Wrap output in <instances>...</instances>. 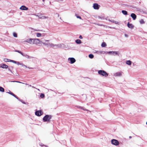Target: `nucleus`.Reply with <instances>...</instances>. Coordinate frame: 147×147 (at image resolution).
Listing matches in <instances>:
<instances>
[{
	"instance_id": "1",
	"label": "nucleus",
	"mask_w": 147,
	"mask_h": 147,
	"mask_svg": "<svg viewBox=\"0 0 147 147\" xmlns=\"http://www.w3.org/2000/svg\"><path fill=\"white\" fill-rule=\"evenodd\" d=\"M52 116L51 115H46L43 118V120L45 122L48 121L49 122L50 121V119L52 118Z\"/></svg>"
},
{
	"instance_id": "2",
	"label": "nucleus",
	"mask_w": 147,
	"mask_h": 147,
	"mask_svg": "<svg viewBox=\"0 0 147 147\" xmlns=\"http://www.w3.org/2000/svg\"><path fill=\"white\" fill-rule=\"evenodd\" d=\"M98 73L100 75L107 77L108 76V74L104 70H100L98 72Z\"/></svg>"
},
{
	"instance_id": "3",
	"label": "nucleus",
	"mask_w": 147,
	"mask_h": 147,
	"mask_svg": "<svg viewBox=\"0 0 147 147\" xmlns=\"http://www.w3.org/2000/svg\"><path fill=\"white\" fill-rule=\"evenodd\" d=\"M48 47H51L53 48H57L59 47L58 45H55L52 43H49Z\"/></svg>"
},
{
	"instance_id": "4",
	"label": "nucleus",
	"mask_w": 147,
	"mask_h": 147,
	"mask_svg": "<svg viewBox=\"0 0 147 147\" xmlns=\"http://www.w3.org/2000/svg\"><path fill=\"white\" fill-rule=\"evenodd\" d=\"M111 143L117 146L119 144V141L116 140L112 139L111 141Z\"/></svg>"
},
{
	"instance_id": "5",
	"label": "nucleus",
	"mask_w": 147,
	"mask_h": 147,
	"mask_svg": "<svg viewBox=\"0 0 147 147\" xmlns=\"http://www.w3.org/2000/svg\"><path fill=\"white\" fill-rule=\"evenodd\" d=\"M40 40L38 39H33V44H37L39 43Z\"/></svg>"
},
{
	"instance_id": "6",
	"label": "nucleus",
	"mask_w": 147,
	"mask_h": 147,
	"mask_svg": "<svg viewBox=\"0 0 147 147\" xmlns=\"http://www.w3.org/2000/svg\"><path fill=\"white\" fill-rule=\"evenodd\" d=\"M68 60L70 61V63L71 64L74 63L76 61L75 59L74 58H69Z\"/></svg>"
},
{
	"instance_id": "7",
	"label": "nucleus",
	"mask_w": 147,
	"mask_h": 147,
	"mask_svg": "<svg viewBox=\"0 0 147 147\" xmlns=\"http://www.w3.org/2000/svg\"><path fill=\"white\" fill-rule=\"evenodd\" d=\"M41 110L35 112V115L38 116H39L41 115Z\"/></svg>"
},
{
	"instance_id": "8",
	"label": "nucleus",
	"mask_w": 147,
	"mask_h": 147,
	"mask_svg": "<svg viewBox=\"0 0 147 147\" xmlns=\"http://www.w3.org/2000/svg\"><path fill=\"white\" fill-rule=\"evenodd\" d=\"M94 9H99V5L97 3H94L93 6Z\"/></svg>"
},
{
	"instance_id": "9",
	"label": "nucleus",
	"mask_w": 147,
	"mask_h": 147,
	"mask_svg": "<svg viewBox=\"0 0 147 147\" xmlns=\"http://www.w3.org/2000/svg\"><path fill=\"white\" fill-rule=\"evenodd\" d=\"M20 9L22 10H27L28 9V8L24 5H22L20 8Z\"/></svg>"
},
{
	"instance_id": "10",
	"label": "nucleus",
	"mask_w": 147,
	"mask_h": 147,
	"mask_svg": "<svg viewBox=\"0 0 147 147\" xmlns=\"http://www.w3.org/2000/svg\"><path fill=\"white\" fill-rule=\"evenodd\" d=\"M45 41L47 42H42V43L45 45L47 46V47H48L49 44V40H45Z\"/></svg>"
},
{
	"instance_id": "11",
	"label": "nucleus",
	"mask_w": 147,
	"mask_h": 147,
	"mask_svg": "<svg viewBox=\"0 0 147 147\" xmlns=\"http://www.w3.org/2000/svg\"><path fill=\"white\" fill-rule=\"evenodd\" d=\"M123 73L122 72H119L116 73L115 74V76H121L122 75V74Z\"/></svg>"
},
{
	"instance_id": "12",
	"label": "nucleus",
	"mask_w": 147,
	"mask_h": 147,
	"mask_svg": "<svg viewBox=\"0 0 147 147\" xmlns=\"http://www.w3.org/2000/svg\"><path fill=\"white\" fill-rule=\"evenodd\" d=\"M128 27L131 29H133L134 27V26L131 24H130L129 22H128L127 24Z\"/></svg>"
},
{
	"instance_id": "13",
	"label": "nucleus",
	"mask_w": 147,
	"mask_h": 147,
	"mask_svg": "<svg viewBox=\"0 0 147 147\" xmlns=\"http://www.w3.org/2000/svg\"><path fill=\"white\" fill-rule=\"evenodd\" d=\"M1 67L3 68H7L8 67V66L4 64H1Z\"/></svg>"
},
{
	"instance_id": "14",
	"label": "nucleus",
	"mask_w": 147,
	"mask_h": 147,
	"mask_svg": "<svg viewBox=\"0 0 147 147\" xmlns=\"http://www.w3.org/2000/svg\"><path fill=\"white\" fill-rule=\"evenodd\" d=\"M131 17L133 18L134 20H135L137 16L134 13H132L131 15Z\"/></svg>"
},
{
	"instance_id": "15",
	"label": "nucleus",
	"mask_w": 147,
	"mask_h": 147,
	"mask_svg": "<svg viewBox=\"0 0 147 147\" xmlns=\"http://www.w3.org/2000/svg\"><path fill=\"white\" fill-rule=\"evenodd\" d=\"M26 41L28 43H29L30 44H33V39L30 38L29 40Z\"/></svg>"
},
{
	"instance_id": "16",
	"label": "nucleus",
	"mask_w": 147,
	"mask_h": 147,
	"mask_svg": "<svg viewBox=\"0 0 147 147\" xmlns=\"http://www.w3.org/2000/svg\"><path fill=\"white\" fill-rule=\"evenodd\" d=\"M109 53H112L113 54H115V55H118V52L117 51H110L109 52Z\"/></svg>"
},
{
	"instance_id": "17",
	"label": "nucleus",
	"mask_w": 147,
	"mask_h": 147,
	"mask_svg": "<svg viewBox=\"0 0 147 147\" xmlns=\"http://www.w3.org/2000/svg\"><path fill=\"white\" fill-rule=\"evenodd\" d=\"M96 52L98 54H104L105 53V52L104 51H97Z\"/></svg>"
},
{
	"instance_id": "18",
	"label": "nucleus",
	"mask_w": 147,
	"mask_h": 147,
	"mask_svg": "<svg viewBox=\"0 0 147 147\" xmlns=\"http://www.w3.org/2000/svg\"><path fill=\"white\" fill-rule=\"evenodd\" d=\"M126 63L128 65H130L131 64V61L130 60H128L126 62Z\"/></svg>"
},
{
	"instance_id": "19",
	"label": "nucleus",
	"mask_w": 147,
	"mask_h": 147,
	"mask_svg": "<svg viewBox=\"0 0 147 147\" xmlns=\"http://www.w3.org/2000/svg\"><path fill=\"white\" fill-rule=\"evenodd\" d=\"M122 12L123 14L125 15H127V11L125 10H122Z\"/></svg>"
},
{
	"instance_id": "20",
	"label": "nucleus",
	"mask_w": 147,
	"mask_h": 147,
	"mask_svg": "<svg viewBox=\"0 0 147 147\" xmlns=\"http://www.w3.org/2000/svg\"><path fill=\"white\" fill-rule=\"evenodd\" d=\"M107 45L105 42H103L101 44V46L102 47H105Z\"/></svg>"
},
{
	"instance_id": "21",
	"label": "nucleus",
	"mask_w": 147,
	"mask_h": 147,
	"mask_svg": "<svg viewBox=\"0 0 147 147\" xmlns=\"http://www.w3.org/2000/svg\"><path fill=\"white\" fill-rule=\"evenodd\" d=\"M76 42L78 44H80L81 43V41L79 39H77L76 40Z\"/></svg>"
},
{
	"instance_id": "22",
	"label": "nucleus",
	"mask_w": 147,
	"mask_h": 147,
	"mask_svg": "<svg viewBox=\"0 0 147 147\" xmlns=\"http://www.w3.org/2000/svg\"><path fill=\"white\" fill-rule=\"evenodd\" d=\"M0 91L2 92H4V89L3 88L0 86Z\"/></svg>"
},
{
	"instance_id": "23",
	"label": "nucleus",
	"mask_w": 147,
	"mask_h": 147,
	"mask_svg": "<svg viewBox=\"0 0 147 147\" xmlns=\"http://www.w3.org/2000/svg\"><path fill=\"white\" fill-rule=\"evenodd\" d=\"M15 51L18 52V53H20L21 55H24V54L22 52L20 51L19 50H17Z\"/></svg>"
},
{
	"instance_id": "24",
	"label": "nucleus",
	"mask_w": 147,
	"mask_h": 147,
	"mask_svg": "<svg viewBox=\"0 0 147 147\" xmlns=\"http://www.w3.org/2000/svg\"><path fill=\"white\" fill-rule=\"evenodd\" d=\"M94 57L93 55L92 54H90L89 55V57L91 59L93 58Z\"/></svg>"
},
{
	"instance_id": "25",
	"label": "nucleus",
	"mask_w": 147,
	"mask_h": 147,
	"mask_svg": "<svg viewBox=\"0 0 147 147\" xmlns=\"http://www.w3.org/2000/svg\"><path fill=\"white\" fill-rule=\"evenodd\" d=\"M140 22L141 24H143L144 23V20L143 19L141 20L140 21Z\"/></svg>"
},
{
	"instance_id": "26",
	"label": "nucleus",
	"mask_w": 147,
	"mask_h": 147,
	"mask_svg": "<svg viewBox=\"0 0 147 147\" xmlns=\"http://www.w3.org/2000/svg\"><path fill=\"white\" fill-rule=\"evenodd\" d=\"M36 36L38 37H40L41 36V34L40 33H36Z\"/></svg>"
},
{
	"instance_id": "27",
	"label": "nucleus",
	"mask_w": 147,
	"mask_h": 147,
	"mask_svg": "<svg viewBox=\"0 0 147 147\" xmlns=\"http://www.w3.org/2000/svg\"><path fill=\"white\" fill-rule=\"evenodd\" d=\"M10 59H4V61L5 62H9V61H10Z\"/></svg>"
},
{
	"instance_id": "28",
	"label": "nucleus",
	"mask_w": 147,
	"mask_h": 147,
	"mask_svg": "<svg viewBox=\"0 0 147 147\" xmlns=\"http://www.w3.org/2000/svg\"><path fill=\"white\" fill-rule=\"evenodd\" d=\"M23 56L25 57H27L28 58H30V57L29 55H24H24H23Z\"/></svg>"
},
{
	"instance_id": "29",
	"label": "nucleus",
	"mask_w": 147,
	"mask_h": 147,
	"mask_svg": "<svg viewBox=\"0 0 147 147\" xmlns=\"http://www.w3.org/2000/svg\"><path fill=\"white\" fill-rule=\"evenodd\" d=\"M40 97L42 98H43V97H44L45 96V95L44 94H40Z\"/></svg>"
},
{
	"instance_id": "30",
	"label": "nucleus",
	"mask_w": 147,
	"mask_h": 147,
	"mask_svg": "<svg viewBox=\"0 0 147 147\" xmlns=\"http://www.w3.org/2000/svg\"><path fill=\"white\" fill-rule=\"evenodd\" d=\"M13 36L14 37H17V35L16 33L14 32L13 33Z\"/></svg>"
},
{
	"instance_id": "31",
	"label": "nucleus",
	"mask_w": 147,
	"mask_h": 147,
	"mask_svg": "<svg viewBox=\"0 0 147 147\" xmlns=\"http://www.w3.org/2000/svg\"><path fill=\"white\" fill-rule=\"evenodd\" d=\"M10 61L12 62L13 63H17V61H15L12 60H10Z\"/></svg>"
},
{
	"instance_id": "32",
	"label": "nucleus",
	"mask_w": 147,
	"mask_h": 147,
	"mask_svg": "<svg viewBox=\"0 0 147 147\" xmlns=\"http://www.w3.org/2000/svg\"><path fill=\"white\" fill-rule=\"evenodd\" d=\"M10 94L12 95V96H13L16 97V96L13 94V93L12 92H10L9 93Z\"/></svg>"
},
{
	"instance_id": "33",
	"label": "nucleus",
	"mask_w": 147,
	"mask_h": 147,
	"mask_svg": "<svg viewBox=\"0 0 147 147\" xmlns=\"http://www.w3.org/2000/svg\"><path fill=\"white\" fill-rule=\"evenodd\" d=\"M40 18L44 19V18H48V17H46V16H43L41 17H40Z\"/></svg>"
},
{
	"instance_id": "34",
	"label": "nucleus",
	"mask_w": 147,
	"mask_h": 147,
	"mask_svg": "<svg viewBox=\"0 0 147 147\" xmlns=\"http://www.w3.org/2000/svg\"><path fill=\"white\" fill-rule=\"evenodd\" d=\"M11 82H18V83H22V84H24V83H22L20 82H18V81H10Z\"/></svg>"
},
{
	"instance_id": "35",
	"label": "nucleus",
	"mask_w": 147,
	"mask_h": 147,
	"mask_svg": "<svg viewBox=\"0 0 147 147\" xmlns=\"http://www.w3.org/2000/svg\"><path fill=\"white\" fill-rule=\"evenodd\" d=\"M79 38L81 39H82L83 38L82 37L81 35H80V36L79 37Z\"/></svg>"
},
{
	"instance_id": "36",
	"label": "nucleus",
	"mask_w": 147,
	"mask_h": 147,
	"mask_svg": "<svg viewBox=\"0 0 147 147\" xmlns=\"http://www.w3.org/2000/svg\"><path fill=\"white\" fill-rule=\"evenodd\" d=\"M77 18H79L80 19H81V18L80 16H77Z\"/></svg>"
},
{
	"instance_id": "37",
	"label": "nucleus",
	"mask_w": 147,
	"mask_h": 147,
	"mask_svg": "<svg viewBox=\"0 0 147 147\" xmlns=\"http://www.w3.org/2000/svg\"><path fill=\"white\" fill-rule=\"evenodd\" d=\"M18 65H21L22 64H20V63L18 62H17V63Z\"/></svg>"
},
{
	"instance_id": "38",
	"label": "nucleus",
	"mask_w": 147,
	"mask_h": 147,
	"mask_svg": "<svg viewBox=\"0 0 147 147\" xmlns=\"http://www.w3.org/2000/svg\"><path fill=\"white\" fill-rule=\"evenodd\" d=\"M117 23L116 22H115V24H118V22H117Z\"/></svg>"
},
{
	"instance_id": "39",
	"label": "nucleus",
	"mask_w": 147,
	"mask_h": 147,
	"mask_svg": "<svg viewBox=\"0 0 147 147\" xmlns=\"http://www.w3.org/2000/svg\"><path fill=\"white\" fill-rule=\"evenodd\" d=\"M129 138H131V136H129Z\"/></svg>"
},
{
	"instance_id": "40",
	"label": "nucleus",
	"mask_w": 147,
	"mask_h": 147,
	"mask_svg": "<svg viewBox=\"0 0 147 147\" xmlns=\"http://www.w3.org/2000/svg\"><path fill=\"white\" fill-rule=\"evenodd\" d=\"M146 124L147 125V122L146 123Z\"/></svg>"
},
{
	"instance_id": "41",
	"label": "nucleus",
	"mask_w": 147,
	"mask_h": 147,
	"mask_svg": "<svg viewBox=\"0 0 147 147\" xmlns=\"http://www.w3.org/2000/svg\"><path fill=\"white\" fill-rule=\"evenodd\" d=\"M44 1V0H43V1Z\"/></svg>"
},
{
	"instance_id": "42",
	"label": "nucleus",
	"mask_w": 147,
	"mask_h": 147,
	"mask_svg": "<svg viewBox=\"0 0 147 147\" xmlns=\"http://www.w3.org/2000/svg\"><path fill=\"white\" fill-rule=\"evenodd\" d=\"M99 18H100V17H99Z\"/></svg>"
}]
</instances>
